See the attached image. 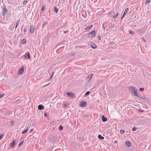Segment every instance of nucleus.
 I'll list each match as a JSON object with an SVG mask.
<instances>
[{
  "instance_id": "nucleus-1",
  "label": "nucleus",
  "mask_w": 151,
  "mask_h": 151,
  "mask_svg": "<svg viewBox=\"0 0 151 151\" xmlns=\"http://www.w3.org/2000/svg\"><path fill=\"white\" fill-rule=\"evenodd\" d=\"M129 89L130 91H131L132 92L134 93V94L135 96H138V94L137 92V90L135 87L133 86H130L129 87Z\"/></svg>"
},
{
  "instance_id": "nucleus-2",
  "label": "nucleus",
  "mask_w": 151,
  "mask_h": 151,
  "mask_svg": "<svg viewBox=\"0 0 151 151\" xmlns=\"http://www.w3.org/2000/svg\"><path fill=\"white\" fill-rule=\"evenodd\" d=\"M7 12L8 11L6 8V6L5 5H3V14L2 15L4 16Z\"/></svg>"
},
{
  "instance_id": "nucleus-3",
  "label": "nucleus",
  "mask_w": 151,
  "mask_h": 151,
  "mask_svg": "<svg viewBox=\"0 0 151 151\" xmlns=\"http://www.w3.org/2000/svg\"><path fill=\"white\" fill-rule=\"evenodd\" d=\"M27 57L28 59H30V53L29 52H26L25 55L22 56V58L24 59H27Z\"/></svg>"
},
{
  "instance_id": "nucleus-4",
  "label": "nucleus",
  "mask_w": 151,
  "mask_h": 151,
  "mask_svg": "<svg viewBox=\"0 0 151 151\" xmlns=\"http://www.w3.org/2000/svg\"><path fill=\"white\" fill-rule=\"evenodd\" d=\"M66 94L68 96L71 98H74L76 97V95L73 93L67 92Z\"/></svg>"
},
{
  "instance_id": "nucleus-5",
  "label": "nucleus",
  "mask_w": 151,
  "mask_h": 151,
  "mask_svg": "<svg viewBox=\"0 0 151 151\" xmlns=\"http://www.w3.org/2000/svg\"><path fill=\"white\" fill-rule=\"evenodd\" d=\"M96 34V32L95 30H93L92 31V32H89L88 34V35L91 37H94L95 35Z\"/></svg>"
},
{
  "instance_id": "nucleus-6",
  "label": "nucleus",
  "mask_w": 151,
  "mask_h": 151,
  "mask_svg": "<svg viewBox=\"0 0 151 151\" xmlns=\"http://www.w3.org/2000/svg\"><path fill=\"white\" fill-rule=\"evenodd\" d=\"M80 106L81 107H84L86 105V103L85 101H81L80 102Z\"/></svg>"
},
{
  "instance_id": "nucleus-7",
  "label": "nucleus",
  "mask_w": 151,
  "mask_h": 151,
  "mask_svg": "<svg viewBox=\"0 0 151 151\" xmlns=\"http://www.w3.org/2000/svg\"><path fill=\"white\" fill-rule=\"evenodd\" d=\"M128 10H129V9H128V8H126L125 9V11H124V12L123 15H122V17H121V19H122L123 18V17H124V15L126 14L128 12Z\"/></svg>"
},
{
  "instance_id": "nucleus-8",
  "label": "nucleus",
  "mask_w": 151,
  "mask_h": 151,
  "mask_svg": "<svg viewBox=\"0 0 151 151\" xmlns=\"http://www.w3.org/2000/svg\"><path fill=\"white\" fill-rule=\"evenodd\" d=\"M91 46L93 49H95L97 47L96 45L93 42H91Z\"/></svg>"
},
{
  "instance_id": "nucleus-9",
  "label": "nucleus",
  "mask_w": 151,
  "mask_h": 151,
  "mask_svg": "<svg viewBox=\"0 0 151 151\" xmlns=\"http://www.w3.org/2000/svg\"><path fill=\"white\" fill-rule=\"evenodd\" d=\"M15 144V142L13 140L12 142L10 143L9 146L11 147H12V148H13L14 147Z\"/></svg>"
},
{
  "instance_id": "nucleus-10",
  "label": "nucleus",
  "mask_w": 151,
  "mask_h": 151,
  "mask_svg": "<svg viewBox=\"0 0 151 151\" xmlns=\"http://www.w3.org/2000/svg\"><path fill=\"white\" fill-rule=\"evenodd\" d=\"M24 68V67H22L19 70V73L20 74H22L23 72Z\"/></svg>"
},
{
  "instance_id": "nucleus-11",
  "label": "nucleus",
  "mask_w": 151,
  "mask_h": 151,
  "mask_svg": "<svg viewBox=\"0 0 151 151\" xmlns=\"http://www.w3.org/2000/svg\"><path fill=\"white\" fill-rule=\"evenodd\" d=\"M93 75V74H90L88 75V77L87 78V79H88V81H89L91 79Z\"/></svg>"
},
{
  "instance_id": "nucleus-12",
  "label": "nucleus",
  "mask_w": 151,
  "mask_h": 151,
  "mask_svg": "<svg viewBox=\"0 0 151 151\" xmlns=\"http://www.w3.org/2000/svg\"><path fill=\"white\" fill-rule=\"evenodd\" d=\"M44 106L41 104L39 105L38 106V109L40 110H42L44 109Z\"/></svg>"
},
{
  "instance_id": "nucleus-13",
  "label": "nucleus",
  "mask_w": 151,
  "mask_h": 151,
  "mask_svg": "<svg viewBox=\"0 0 151 151\" xmlns=\"http://www.w3.org/2000/svg\"><path fill=\"white\" fill-rule=\"evenodd\" d=\"M29 126H30V125H29V124L28 125L27 127V128L22 132V134H24V133H26L27 132H28V130L29 129V128H28Z\"/></svg>"
},
{
  "instance_id": "nucleus-14",
  "label": "nucleus",
  "mask_w": 151,
  "mask_h": 151,
  "mask_svg": "<svg viewBox=\"0 0 151 151\" xmlns=\"http://www.w3.org/2000/svg\"><path fill=\"white\" fill-rule=\"evenodd\" d=\"M125 144L128 147H129L131 145V143L129 141H126Z\"/></svg>"
},
{
  "instance_id": "nucleus-15",
  "label": "nucleus",
  "mask_w": 151,
  "mask_h": 151,
  "mask_svg": "<svg viewBox=\"0 0 151 151\" xmlns=\"http://www.w3.org/2000/svg\"><path fill=\"white\" fill-rule=\"evenodd\" d=\"M101 118L102 121L103 122H105L107 121V119L103 115L102 116Z\"/></svg>"
},
{
  "instance_id": "nucleus-16",
  "label": "nucleus",
  "mask_w": 151,
  "mask_h": 151,
  "mask_svg": "<svg viewBox=\"0 0 151 151\" xmlns=\"http://www.w3.org/2000/svg\"><path fill=\"white\" fill-rule=\"evenodd\" d=\"M34 29L33 28V27L32 26H30V33H32L34 32Z\"/></svg>"
},
{
  "instance_id": "nucleus-17",
  "label": "nucleus",
  "mask_w": 151,
  "mask_h": 151,
  "mask_svg": "<svg viewBox=\"0 0 151 151\" xmlns=\"http://www.w3.org/2000/svg\"><path fill=\"white\" fill-rule=\"evenodd\" d=\"M93 26V25L92 24L90 26H88L86 27L85 29L86 30H88L90 29Z\"/></svg>"
},
{
  "instance_id": "nucleus-18",
  "label": "nucleus",
  "mask_w": 151,
  "mask_h": 151,
  "mask_svg": "<svg viewBox=\"0 0 151 151\" xmlns=\"http://www.w3.org/2000/svg\"><path fill=\"white\" fill-rule=\"evenodd\" d=\"M98 137L99 138V139H104V137L102 136L101 135L99 134L98 136Z\"/></svg>"
},
{
  "instance_id": "nucleus-19",
  "label": "nucleus",
  "mask_w": 151,
  "mask_h": 151,
  "mask_svg": "<svg viewBox=\"0 0 151 151\" xmlns=\"http://www.w3.org/2000/svg\"><path fill=\"white\" fill-rule=\"evenodd\" d=\"M54 12H55L56 13H58V9L57 7H55L54 9Z\"/></svg>"
},
{
  "instance_id": "nucleus-20",
  "label": "nucleus",
  "mask_w": 151,
  "mask_h": 151,
  "mask_svg": "<svg viewBox=\"0 0 151 151\" xmlns=\"http://www.w3.org/2000/svg\"><path fill=\"white\" fill-rule=\"evenodd\" d=\"M19 22H20V21L19 20H17V23H16V27H15V29H16L17 27V26H18V25H19Z\"/></svg>"
},
{
  "instance_id": "nucleus-21",
  "label": "nucleus",
  "mask_w": 151,
  "mask_h": 151,
  "mask_svg": "<svg viewBox=\"0 0 151 151\" xmlns=\"http://www.w3.org/2000/svg\"><path fill=\"white\" fill-rule=\"evenodd\" d=\"M90 91H87L86 92V93H85V96H86L88 95L89 94H90Z\"/></svg>"
},
{
  "instance_id": "nucleus-22",
  "label": "nucleus",
  "mask_w": 151,
  "mask_h": 151,
  "mask_svg": "<svg viewBox=\"0 0 151 151\" xmlns=\"http://www.w3.org/2000/svg\"><path fill=\"white\" fill-rule=\"evenodd\" d=\"M63 127L62 126H61V125H60L59 126V129L61 131L62 130H63Z\"/></svg>"
},
{
  "instance_id": "nucleus-23",
  "label": "nucleus",
  "mask_w": 151,
  "mask_h": 151,
  "mask_svg": "<svg viewBox=\"0 0 151 151\" xmlns=\"http://www.w3.org/2000/svg\"><path fill=\"white\" fill-rule=\"evenodd\" d=\"M137 129V128L135 126H134L132 129V130L133 131H135Z\"/></svg>"
},
{
  "instance_id": "nucleus-24",
  "label": "nucleus",
  "mask_w": 151,
  "mask_h": 151,
  "mask_svg": "<svg viewBox=\"0 0 151 151\" xmlns=\"http://www.w3.org/2000/svg\"><path fill=\"white\" fill-rule=\"evenodd\" d=\"M26 42V40L25 39H23L22 40L21 42L22 44L25 43Z\"/></svg>"
},
{
  "instance_id": "nucleus-25",
  "label": "nucleus",
  "mask_w": 151,
  "mask_h": 151,
  "mask_svg": "<svg viewBox=\"0 0 151 151\" xmlns=\"http://www.w3.org/2000/svg\"><path fill=\"white\" fill-rule=\"evenodd\" d=\"M118 13L117 12L115 15V16H114V17H113V18L114 19H115L116 18L117 16H118Z\"/></svg>"
},
{
  "instance_id": "nucleus-26",
  "label": "nucleus",
  "mask_w": 151,
  "mask_h": 151,
  "mask_svg": "<svg viewBox=\"0 0 151 151\" xmlns=\"http://www.w3.org/2000/svg\"><path fill=\"white\" fill-rule=\"evenodd\" d=\"M47 24V21H45L44 22L43 25H42V27H43L44 26L46 25Z\"/></svg>"
},
{
  "instance_id": "nucleus-27",
  "label": "nucleus",
  "mask_w": 151,
  "mask_h": 151,
  "mask_svg": "<svg viewBox=\"0 0 151 151\" xmlns=\"http://www.w3.org/2000/svg\"><path fill=\"white\" fill-rule=\"evenodd\" d=\"M23 142H24L23 141H22V142H20L18 145V147H19L21 145H22V144H23Z\"/></svg>"
},
{
  "instance_id": "nucleus-28",
  "label": "nucleus",
  "mask_w": 151,
  "mask_h": 151,
  "mask_svg": "<svg viewBox=\"0 0 151 151\" xmlns=\"http://www.w3.org/2000/svg\"><path fill=\"white\" fill-rule=\"evenodd\" d=\"M124 130L122 129L120 130V132L121 134H123V133H124Z\"/></svg>"
},
{
  "instance_id": "nucleus-29",
  "label": "nucleus",
  "mask_w": 151,
  "mask_h": 151,
  "mask_svg": "<svg viewBox=\"0 0 151 151\" xmlns=\"http://www.w3.org/2000/svg\"><path fill=\"white\" fill-rule=\"evenodd\" d=\"M114 14V12L113 11H112V12H110L109 13V15H112L113 14Z\"/></svg>"
},
{
  "instance_id": "nucleus-30",
  "label": "nucleus",
  "mask_w": 151,
  "mask_h": 151,
  "mask_svg": "<svg viewBox=\"0 0 151 151\" xmlns=\"http://www.w3.org/2000/svg\"><path fill=\"white\" fill-rule=\"evenodd\" d=\"M129 32L130 34H131L132 35H133L134 34V32L133 31H129Z\"/></svg>"
},
{
  "instance_id": "nucleus-31",
  "label": "nucleus",
  "mask_w": 151,
  "mask_h": 151,
  "mask_svg": "<svg viewBox=\"0 0 151 151\" xmlns=\"http://www.w3.org/2000/svg\"><path fill=\"white\" fill-rule=\"evenodd\" d=\"M144 90V88H140L139 89V90L141 91H143Z\"/></svg>"
},
{
  "instance_id": "nucleus-32",
  "label": "nucleus",
  "mask_w": 151,
  "mask_h": 151,
  "mask_svg": "<svg viewBox=\"0 0 151 151\" xmlns=\"http://www.w3.org/2000/svg\"><path fill=\"white\" fill-rule=\"evenodd\" d=\"M27 1H24V2H23V4L24 5H25L27 4Z\"/></svg>"
},
{
  "instance_id": "nucleus-33",
  "label": "nucleus",
  "mask_w": 151,
  "mask_h": 151,
  "mask_svg": "<svg viewBox=\"0 0 151 151\" xmlns=\"http://www.w3.org/2000/svg\"><path fill=\"white\" fill-rule=\"evenodd\" d=\"M63 107L64 108H65L67 107V105L65 104H63Z\"/></svg>"
},
{
  "instance_id": "nucleus-34",
  "label": "nucleus",
  "mask_w": 151,
  "mask_h": 151,
  "mask_svg": "<svg viewBox=\"0 0 151 151\" xmlns=\"http://www.w3.org/2000/svg\"><path fill=\"white\" fill-rule=\"evenodd\" d=\"M3 134H2L1 135H0V140L2 139V138L3 137Z\"/></svg>"
},
{
  "instance_id": "nucleus-35",
  "label": "nucleus",
  "mask_w": 151,
  "mask_h": 151,
  "mask_svg": "<svg viewBox=\"0 0 151 151\" xmlns=\"http://www.w3.org/2000/svg\"><path fill=\"white\" fill-rule=\"evenodd\" d=\"M4 95V94H0V99Z\"/></svg>"
},
{
  "instance_id": "nucleus-36",
  "label": "nucleus",
  "mask_w": 151,
  "mask_h": 151,
  "mask_svg": "<svg viewBox=\"0 0 151 151\" xmlns=\"http://www.w3.org/2000/svg\"><path fill=\"white\" fill-rule=\"evenodd\" d=\"M44 116H45V117H47V113H44Z\"/></svg>"
},
{
  "instance_id": "nucleus-37",
  "label": "nucleus",
  "mask_w": 151,
  "mask_h": 151,
  "mask_svg": "<svg viewBox=\"0 0 151 151\" xmlns=\"http://www.w3.org/2000/svg\"><path fill=\"white\" fill-rule=\"evenodd\" d=\"M45 7H44L43 6L42 7V11H43L45 10Z\"/></svg>"
},
{
  "instance_id": "nucleus-38",
  "label": "nucleus",
  "mask_w": 151,
  "mask_h": 151,
  "mask_svg": "<svg viewBox=\"0 0 151 151\" xmlns=\"http://www.w3.org/2000/svg\"><path fill=\"white\" fill-rule=\"evenodd\" d=\"M102 28H103V29H104V30H105V27H104V24L103 25Z\"/></svg>"
},
{
  "instance_id": "nucleus-39",
  "label": "nucleus",
  "mask_w": 151,
  "mask_h": 151,
  "mask_svg": "<svg viewBox=\"0 0 151 151\" xmlns=\"http://www.w3.org/2000/svg\"><path fill=\"white\" fill-rule=\"evenodd\" d=\"M69 31H64V33H67Z\"/></svg>"
},
{
  "instance_id": "nucleus-40",
  "label": "nucleus",
  "mask_w": 151,
  "mask_h": 151,
  "mask_svg": "<svg viewBox=\"0 0 151 151\" xmlns=\"http://www.w3.org/2000/svg\"><path fill=\"white\" fill-rule=\"evenodd\" d=\"M33 129H31L30 131L29 132L30 133L31 132H32L33 131Z\"/></svg>"
},
{
  "instance_id": "nucleus-41",
  "label": "nucleus",
  "mask_w": 151,
  "mask_h": 151,
  "mask_svg": "<svg viewBox=\"0 0 151 151\" xmlns=\"http://www.w3.org/2000/svg\"><path fill=\"white\" fill-rule=\"evenodd\" d=\"M26 31H27V30H26V29L25 28L24 30V32H26Z\"/></svg>"
},
{
  "instance_id": "nucleus-42",
  "label": "nucleus",
  "mask_w": 151,
  "mask_h": 151,
  "mask_svg": "<svg viewBox=\"0 0 151 151\" xmlns=\"http://www.w3.org/2000/svg\"><path fill=\"white\" fill-rule=\"evenodd\" d=\"M98 39L99 40H101V37L100 36H99V37H98Z\"/></svg>"
},
{
  "instance_id": "nucleus-43",
  "label": "nucleus",
  "mask_w": 151,
  "mask_h": 151,
  "mask_svg": "<svg viewBox=\"0 0 151 151\" xmlns=\"http://www.w3.org/2000/svg\"><path fill=\"white\" fill-rule=\"evenodd\" d=\"M50 83H48V84H47L46 85H45V86H44V87L46 86H47V85H48V84H49Z\"/></svg>"
},
{
  "instance_id": "nucleus-44",
  "label": "nucleus",
  "mask_w": 151,
  "mask_h": 151,
  "mask_svg": "<svg viewBox=\"0 0 151 151\" xmlns=\"http://www.w3.org/2000/svg\"><path fill=\"white\" fill-rule=\"evenodd\" d=\"M54 74V72H53L52 73L51 75H52V76H53Z\"/></svg>"
},
{
  "instance_id": "nucleus-45",
  "label": "nucleus",
  "mask_w": 151,
  "mask_h": 151,
  "mask_svg": "<svg viewBox=\"0 0 151 151\" xmlns=\"http://www.w3.org/2000/svg\"><path fill=\"white\" fill-rule=\"evenodd\" d=\"M52 78H51V76L49 78V79H51Z\"/></svg>"
},
{
  "instance_id": "nucleus-46",
  "label": "nucleus",
  "mask_w": 151,
  "mask_h": 151,
  "mask_svg": "<svg viewBox=\"0 0 151 151\" xmlns=\"http://www.w3.org/2000/svg\"><path fill=\"white\" fill-rule=\"evenodd\" d=\"M117 142L116 141V140L114 141V143H116Z\"/></svg>"
},
{
  "instance_id": "nucleus-47",
  "label": "nucleus",
  "mask_w": 151,
  "mask_h": 151,
  "mask_svg": "<svg viewBox=\"0 0 151 151\" xmlns=\"http://www.w3.org/2000/svg\"><path fill=\"white\" fill-rule=\"evenodd\" d=\"M53 76H52V75H51V78H52Z\"/></svg>"
},
{
  "instance_id": "nucleus-48",
  "label": "nucleus",
  "mask_w": 151,
  "mask_h": 151,
  "mask_svg": "<svg viewBox=\"0 0 151 151\" xmlns=\"http://www.w3.org/2000/svg\"><path fill=\"white\" fill-rule=\"evenodd\" d=\"M150 23L151 24V21L150 22Z\"/></svg>"
},
{
  "instance_id": "nucleus-49",
  "label": "nucleus",
  "mask_w": 151,
  "mask_h": 151,
  "mask_svg": "<svg viewBox=\"0 0 151 151\" xmlns=\"http://www.w3.org/2000/svg\"><path fill=\"white\" fill-rule=\"evenodd\" d=\"M111 44H112V42H111Z\"/></svg>"
},
{
  "instance_id": "nucleus-50",
  "label": "nucleus",
  "mask_w": 151,
  "mask_h": 151,
  "mask_svg": "<svg viewBox=\"0 0 151 151\" xmlns=\"http://www.w3.org/2000/svg\"><path fill=\"white\" fill-rule=\"evenodd\" d=\"M62 1H64V0H61Z\"/></svg>"
}]
</instances>
